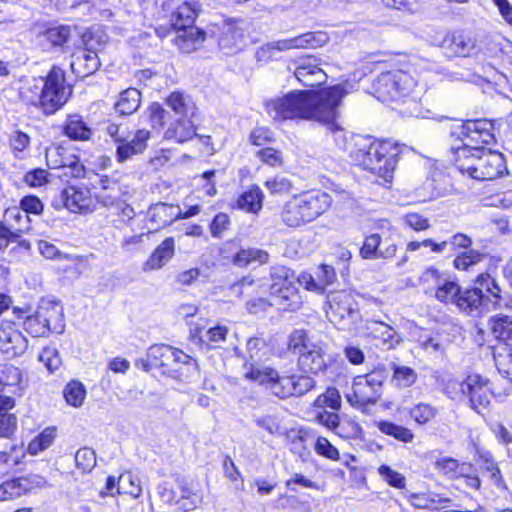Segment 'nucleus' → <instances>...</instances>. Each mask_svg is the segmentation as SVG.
<instances>
[{
	"label": "nucleus",
	"instance_id": "obj_1",
	"mask_svg": "<svg viewBox=\"0 0 512 512\" xmlns=\"http://www.w3.org/2000/svg\"><path fill=\"white\" fill-rule=\"evenodd\" d=\"M347 91L335 85L318 92L292 91L266 101L268 115L275 121L312 120L324 126L336 136L346 139V133L339 124V107Z\"/></svg>",
	"mask_w": 512,
	"mask_h": 512
},
{
	"label": "nucleus",
	"instance_id": "obj_2",
	"mask_svg": "<svg viewBox=\"0 0 512 512\" xmlns=\"http://www.w3.org/2000/svg\"><path fill=\"white\" fill-rule=\"evenodd\" d=\"M352 160L364 169L375 173L384 183H390L401 152L400 146L390 140H373L370 137L351 136L348 147Z\"/></svg>",
	"mask_w": 512,
	"mask_h": 512
},
{
	"label": "nucleus",
	"instance_id": "obj_3",
	"mask_svg": "<svg viewBox=\"0 0 512 512\" xmlns=\"http://www.w3.org/2000/svg\"><path fill=\"white\" fill-rule=\"evenodd\" d=\"M21 100L45 115L60 110L69 100L71 89L65 84L64 71L54 66L45 77L31 78L20 88Z\"/></svg>",
	"mask_w": 512,
	"mask_h": 512
},
{
	"label": "nucleus",
	"instance_id": "obj_4",
	"mask_svg": "<svg viewBox=\"0 0 512 512\" xmlns=\"http://www.w3.org/2000/svg\"><path fill=\"white\" fill-rule=\"evenodd\" d=\"M243 377L263 385L279 398L301 396L315 386L313 378L307 375L279 376L278 372L256 361L246 362L243 366Z\"/></svg>",
	"mask_w": 512,
	"mask_h": 512
},
{
	"label": "nucleus",
	"instance_id": "obj_5",
	"mask_svg": "<svg viewBox=\"0 0 512 512\" xmlns=\"http://www.w3.org/2000/svg\"><path fill=\"white\" fill-rule=\"evenodd\" d=\"M454 165L462 174L475 180H493L502 175L506 168L501 153L471 147L469 144L452 149Z\"/></svg>",
	"mask_w": 512,
	"mask_h": 512
},
{
	"label": "nucleus",
	"instance_id": "obj_6",
	"mask_svg": "<svg viewBox=\"0 0 512 512\" xmlns=\"http://www.w3.org/2000/svg\"><path fill=\"white\" fill-rule=\"evenodd\" d=\"M331 203L332 199L328 193H302L287 200L279 216L282 224L296 229L315 221L331 207Z\"/></svg>",
	"mask_w": 512,
	"mask_h": 512
},
{
	"label": "nucleus",
	"instance_id": "obj_7",
	"mask_svg": "<svg viewBox=\"0 0 512 512\" xmlns=\"http://www.w3.org/2000/svg\"><path fill=\"white\" fill-rule=\"evenodd\" d=\"M476 286L463 291L458 299V308L465 312L492 311L503 307L505 299L496 279L488 273H481L475 279Z\"/></svg>",
	"mask_w": 512,
	"mask_h": 512
},
{
	"label": "nucleus",
	"instance_id": "obj_8",
	"mask_svg": "<svg viewBox=\"0 0 512 512\" xmlns=\"http://www.w3.org/2000/svg\"><path fill=\"white\" fill-rule=\"evenodd\" d=\"M419 89L415 77L403 70L382 73L375 84L377 98L388 103L411 96Z\"/></svg>",
	"mask_w": 512,
	"mask_h": 512
},
{
	"label": "nucleus",
	"instance_id": "obj_9",
	"mask_svg": "<svg viewBox=\"0 0 512 512\" xmlns=\"http://www.w3.org/2000/svg\"><path fill=\"white\" fill-rule=\"evenodd\" d=\"M148 357L152 364L170 368L181 381L189 380L197 372V364L189 355L168 345L150 347Z\"/></svg>",
	"mask_w": 512,
	"mask_h": 512
},
{
	"label": "nucleus",
	"instance_id": "obj_10",
	"mask_svg": "<svg viewBox=\"0 0 512 512\" xmlns=\"http://www.w3.org/2000/svg\"><path fill=\"white\" fill-rule=\"evenodd\" d=\"M327 306V318L339 329L349 330L360 319L358 304L349 291L330 292L327 295Z\"/></svg>",
	"mask_w": 512,
	"mask_h": 512
},
{
	"label": "nucleus",
	"instance_id": "obj_11",
	"mask_svg": "<svg viewBox=\"0 0 512 512\" xmlns=\"http://www.w3.org/2000/svg\"><path fill=\"white\" fill-rule=\"evenodd\" d=\"M270 294L276 305L294 310L300 304L297 294L296 274L285 266H275L271 270Z\"/></svg>",
	"mask_w": 512,
	"mask_h": 512
},
{
	"label": "nucleus",
	"instance_id": "obj_12",
	"mask_svg": "<svg viewBox=\"0 0 512 512\" xmlns=\"http://www.w3.org/2000/svg\"><path fill=\"white\" fill-rule=\"evenodd\" d=\"M384 379L382 371L356 376L351 392L346 395L347 401L351 406L362 410L369 404H375L380 398Z\"/></svg>",
	"mask_w": 512,
	"mask_h": 512
},
{
	"label": "nucleus",
	"instance_id": "obj_13",
	"mask_svg": "<svg viewBox=\"0 0 512 512\" xmlns=\"http://www.w3.org/2000/svg\"><path fill=\"white\" fill-rule=\"evenodd\" d=\"M251 23L244 19H227L220 28L218 46L224 54H235L250 43Z\"/></svg>",
	"mask_w": 512,
	"mask_h": 512
},
{
	"label": "nucleus",
	"instance_id": "obj_14",
	"mask_svg": "<svg viewBox=\"0 0 512 512\" xmlns=\"http://www.w3.org/2000/svg\"><path fill=\"white\" fill-rule=\"evenodd\" d=\"M459 385L461 394L468 398L469 406L473 410L481 412L490 406L492 386L488 378L472 373L467 375Z\"/></svg>",
	"mask_w": 512,
	"mask_h": 512
},
{
	"label": "nucleus",
	"instance_id": "obj_15",
	"mask_svg": "<svg viewBox=\"0 0 512 512\" xmlns=\"http://www.w3.org/2000/svg\"><path fill=\"white\" fill-rule=\"evenodd\" d=\"M105 35L99 34V31L91 34L90 38L85 42L86 48L79 49L72 55L71 69L79 78H85L95 73L100 67V60L97 50L104 42Z\"/></svg>",
	"mask_w": 512,
	"mask_h": 512
},
{
	"label": "nucleus",
	"instance_id": "obj_16",
	"mask_svg": "<svg viewBox=\"0 0 512 512\" xmlns=\"http://www.w3.org/2000/svg\"><path fill=\"white\" fill-rule=\"evenodd\" d=\"M161 501L168 505L172 512H188L196 509L202 501V496L187 486L174 489L169 483H163L158 488Z\"/></svg>",
	"mask_w": 512,
	"mask_h": 512
},
{
	"label": "nucleus",
	"instance_id": "obj_17",
	"mask_svg": "<svg viewBox=\"0 0 512 512\" xmlns=\"http://www.w3.org/2000/svg\"><path fill=\"white\" fill-rule=\"evenodd\" d=\"M28 347V340L18 329L16 324L3 320L0 325V351L7 358H14L24 354Z\"/></svg>",
	"mask_w": 512,
	"mask_h": 512
},
{
	"label": "nucleus",
	"instance_id": "obj_18",
	"mask_svg": "<svg viewBox=\"0 0 512 512\" xmlns=\"http://www.w3.org/2000/svg\"><path fill=\"white\" fill-rule=\"evenodd\" d=\"M64 206L72 213L88 214L96 209V200L87 187L68 186L61 192Z\"/></svg>",
	"mask_w": 512,
	"mask_h": 512
},
{
	"label": "nucleus",
	"instance_id": "obj_19",
	"mask_svg": "<svg viewBox=\"0 0 512 512\" xmlns=\"http://www.w3.org/2000/svg\"><path fill=\"white\" fill-rule=\"evenodd\" d=\"M492 128L493 124L488 120L466 122L461 131L464 137L462 146L469 144L471 147H482L494 143L495 137Z\"/></svg>",
	"mask_w": 512,
	"mask_h": 512
},
{
	"label": "nucleus",
	"instance_id": "obj_20",
	"mask_svg": "<svg viewBox=\"0 0 512 512\" xmlns=\"http://www.w3.org/2000/svg\"><path fill=\"white\" fill-rule=\"evenodd\" d=\"M314 421L329 430L334 431L341 437L361 439L363 435V430L359 424L352 421L340 423L338 414L334 412L326 410L318 411L314 416Z\"/></svg>",
	"mask_w": 512,
	"mask_h": 512
},
{
	"label": "nucleus",
	"instance_id": "obj_21",
	"mask_svg": "<svg viewBox=\"0 0 512 512\" xmlns=\"http://www.w3.org/2000/svg\"><path fill=\"white\" fill-rule=\"evenodd\" d=\"M320 63L314 56L301 58L294 70V75L304 86H317L326 81L327 75L320 68Z\"/></svg>",
	"mask_w": 512,
	"mask_h": 512
},
{
	"label": "nucleus",
	"instance_id": "obj_22",
	"mask_svg": "<svg viewBox=\"0 0 512 512\" xmlns=\"http://www.w3.org/2000/svg\"><path fill=\"white\" fill-rule=\"evenodd\" d=\"M397 246L386 240L382 242L381 236L377 233L367 236L360 249V255L364 259L383 258L388 259L395 256Z\"/></svg>",
	"mask_w": 512,
	"mask_h": 512
},
{
	"label": "nucleus",
	"instance_id": "obj_23",
	"mask_svg": "<svg viewBox=\"0 0 512 512\" xmlns=\"http://www.w3.org/2000/svg\"><path fill=\"white\" fill-rule=\"evenodd\" d=\"M423 88L417 90L415 94L404 97L402 100L394 101L395 106L393 107L402 117L407 118H430L432 112L425 108L421 103V95Z\"/></svg>",
	"mask_w": 512,
	"mask_h": 512
},
{
	"label": "nucleus",
	"instance_id": "obj_24",
	"mask_svg": "<svg viewBox=\"0 0 512 512\" xmlns=\"http://www.w3.org/2000/svg\"><path fill=\"white\" fill-rule=\"evenodd\" d=\"M150 138V132L146 129L138 130L131 141L125 140L119 143L116 149V159L123 163L133 156L141 154L147 147V140Z\"/></svg>",
	"mask_w": 512,
	"mask_h": 512
},
{
	"label": "nucleus",
	"instance_id": "obj_25",
	"mask_svg": "<svg viewBox=\"0 0 512 512\" xmlns=\"http://www.w3.org/2000/svg\"><path fill=\"white\" fill-rule=\"evenodd\" d=\"M201 10L198 2L194 0L183 1L175 7L170 20L174 29L193 27V24Z\"/></svg>",
	"mask_w": 512,
	"mask_h": 512
},
{
	"label": "nucleus",
	"instance_id": "obj_26",
	"mask_svg": "<svg viewBox=\"0 0 512 512\" xmlns=\"http://www.w3.org/2000/svg\"><path fill=\"white\" fill-rule=\"evenodd\" d=\"M174 252V239L172 237H168L156 247L150 257L143 263V271L149 272L161 269L170 261L174 255Z\"/></svg>",
	"mask_w": 512,
	"mask_h": 512
},
{
	"label": "nucleus",
	"instance_id": "obj_27",
	"mask_svg": "<svg viewBox=\"0 0 512 512\" xmlns=\"http://www.w3.org/2000/svg\"><path fill=\"white\" fill-rule=\"evenodd\" d=\"M229 329L224 325H214L207 329L204 326L196 325L193 338H197L199 342L205 344L209 348H219L225 342Z\"/></svg>",
	"mask_w": 512,
	"mask_h": 512
},
{
	"label": "nucleus",
	"instance_id": "obj_28",
	"mask_svg": "<svg viewBox=\"0 0 512 512\" xmlns=\"http://www.w3.org/2000/svg\"><path fill=\"white\" fill-rule=\"evenodd\" d=\"M298 364L305 372L317 374L325 371L327 364L322 347L315 343L312 346H308V350L299 356Z\"/></svg>",
	"mask_w": 512,
	"mask_h": 512
},
{
	"label": "nucleus",
	"instance_id": "obj_29",
	"mask_svg": "<svg viewBox=\"0 0 512 512\" xmlns=\"http://www.w3.org/2000/svg\"><path fill=\"white\" fill-rule=\"evenodd\" d=\"M30 218L20 207L7 208L3 215V223L13 234V238H18L21 234L30 229Z\"/></svg>",
	"mask_w": 512,
	"mask_h": 512
},
{
	"label": "nucleus",
	"instance_id": "obj_30",
	"mask_svg": "<svg viewBox=\"0 0 512 512\" xmlns=\"http://www.w3.org/2000/svg\"><path fill=\"white\" fill-rule=\"evenodd\" d=\"M434 468L449 480L467 476V470H472V464L468 462H459L452 457H441L434 462Z\"/></svg>",
	"mask_w": 512,
	"mask_h": 512
},
{
	"label": "nucleus",
	"instance_id": "obj_31",
	"mask_svg": "<svg viewBox=\"0 0 512 512\" xmlns=\"http://www.w3.org/2000/svg\"><path fill=\"white\" fill-rule=\"evenodd\" d=\"M37 311L38 317L42 318L51 332L61 333L63 331V312L58 303L43 302Z\"/></svg>",
	"mask_w": 512,
	"mask_h": 512
},
{
	"label": "nucleus",
	"instance_id": "obj_32",
	"mask_svg": "<svg viewBox=\"0 0 512 512\" xmlns=\"http://www.w3.org/2000/svg\"><path fill=\"white\" fill-rule=\"evenodd\" d=\"M176 30L178 31L176 45L184 53L195 51L205 41V32L197 27L193 26Z\"/></svg>",
	"mask_w": 512,
	"mask_h": 512
},
{
	"label": "nucleus",
	"instance_id": "obj_33",
	"mask_svg": "<svg viewBox=\"0 0 512 512\" xmlns=\"http://www.w3.org/2000/svg\"><path fill=\"white\" fill-rule=\"evenodd\" d=\"M194 118H179L165 131L164 137L169 140H175L178 143H184L196 135Z\"/></svg>",
	"mask_w": 512,
	"mask_h": 512
},
{
	"label": "nucleus",
	"instance_id": "obj_34",
	"mask_svg": "<svg viewBox=\"0 0 512 512\" xmlns=\"http://www.w3.org/2000/svg\"><path fill=\"white\" fill-rule=\"evenodd\" d=\"M167 105L179 118H194L197 108L191 97L180 92H173L166 100Z\"/></svg>",
	"mask_w": 512,
	"mask_h": 512
},
{
	"label": "nucleus",
	"instance_id": "obj_35",
	"mask_svg": "<svg viewBox=\"0 0 512 512\" xmlns=\"http://www.w3.org/2000/svg\"><path fill=\"white\" fill-rule=\"evenodd\" d=\"M433 295L440 302L453 303L458 306V299L463 295V291L457 282L445 275Z\"/></svg>",
	"mask_w": 512,
	"mask_h": 512
},
{
	"label": "nucleus",
	"instance_id": "obj_36",
	"mask_svg": "<svg viewBox=\"0 0 512 512\" xmlns=\"http://www.w3.org/2000/svg\"><path fill=\"white\" fill-rule=\"evenodd\" d=\"M264 194L260 187L254 185L248 191L243 192L238 200V208L248 213L258 214L262 209Z\"/></svg>",
	"mask_w": 512,
	"mask_h": 512
},
{
	"label": "nucleus",
	"instance_id": "obj_37",
	"mask_svg": "<svg viewBox=\"0 0 512 512\" xmlns=\"http://www.w3.org/2000/svg\"><path fill=\"white\" fill-rule=\"evenodd\" d=\"M64 134L73 140L84 141L91 137L92 131L81 116L70 115L64 126Z\"/></svg>",
	"mask_w": 512,
	"mask_h": 512
},
{
	"label": "nucleus",
	"instance_id": "obj_38",
	"mask_svg": "<svg viewBox=\"0 0 512 512\" xmlns=\"http://www.w3.org/2000/svg\"><path fill=\"white\" fill-rule=\"evenodd\" d=\"M373 325L374 327L370 328L371 333L382 341L385 349H393L402 341L398 332L390 325L377 321H374Z\"/></svg>",
	"mask_w": 512,
	"mask_h": 512
},
{
	"label": "nucleus",
	"instance_id": "obj_39",
	"mask_svg": "<svg viewBox=\"0 0 512 512\" xmlns=\"http://www.w3.org/2000/svg\"><path fill=\"white\" fill-rule=\"evenodd\" d=\"M141 93L136 88H128L123 91L115 104L116 111L121 115H131L139 108Z\"/></svg>",
	"mask_w": 512,
	"mask_h": 512
},
{
	"label": "nucleus",
	"instance_id": "obj_40",
	"mask_svg": "<svg viewBox=\"0 0 512 512\" xmlns=\"http://www.w3.org/2000/svg\"><path fill=\"white\" fill-rule=\"evenodd\" d=\"M268 261V252L258 248L241 249L232 260L233 264L238 267H246L251 263L266 264Z\"/></svg>",
	"mask_w": 512,
	"mask_h": 512
},
{
	"label": "nucleus",
	"instance_id": "obj_41",
	"mask_svg": "<svg viewBox=\"0 0 512 512\" xmlns=\"http://www.w3.org/2000/svg\"><path fill=\"white\" fill-rule=\"evenodd\" d=\"M449 501L448 498L434 493H415L410 496L411 505L418 509L438 510L445 507Z\"/></svg>",
	"mask_w": 512,
	"mask_h": 512
},
{
	"label": "nucleus",
	"instance_id": "obj_42",
	"mask_svg": "<svg viewBox=\"0 0 512 512\" xmlns=\"http://www.w3.org/2000/svg\"><path fill=\"white\" fill-rule=\"evenodd\" d=\"M489 326L497 339L512 343V316L495 315L490 318Z\"/></svg>",
	"mask_w": 512,
	"mask_h": 512
},
{
	"label": "nucleus",
	"instance_id": "obj_43",
	"mask_svg": "<svg viewBox=\"0 0 512 512\" xmlns=\"http://www.w3.org/2000/svg\"><path fill=\"white\" fill-rule=\"evenodd\" d=\"M74 154L64 147L51 145L46 149L45 157L47 164L52 169H59L71 164Z\"/></svg>",
	"mask_w": 512,
	"mask_h": 512
},
{
	"label": "nucleus",
	"instance_id": "obj_44",
	"mask_svg": "<svg viewBox=\"0 0 512 512\" xmlns=\"http://www.w3.org/2000/svg\"><path fill=\"white\" fill-rule=\"evenodd\" d=\"M291 49H304L322 46L328 41V36L324 32H309L302 35L289 38Z\"/></svg>",
	"mask_w": 512,
	"mask_h": 512
},
{
	"label": "nucleus",
	"instance_id": "obj_45",
	"mask_svg": "<svg viewBox=\"0 0 512 512\" xmlns=\"http://www.w3.org/2000/svg\"><path fill=\"white\" fill-rule=\"evenodd\" d=\"M56 438V429L54 427H48L33 438L27 447V453L30 455H38L40 452L48 449Z\"/></svg>",
	"mask_w": 512,
	"mask_h": 512
},
{
	"label": "nucleus",
	"instance_id": "obj_46",
	"mask_svg": "<svg viewBox=\"0 0 512 512\" xmlns=\"http://www.w3.org/2000/svg\"><path fill=\"white\" fill-rule=\"evenodd\" d=\"M376 426L382 433L403 443H411L414 440L413 432L407 427L389 421H379Z\"/></svg>",
	"mask_w": 512,
	"mask_h": 512
},
{
	"label": "nucleus",
	"instance_id": "obj_47",
	"mask_svg": "<svg viewBox=\"0 0 512 512\" xmlns=\"http://www.w3.org/2000/svg\"><path fill=\"white\" fill-rule=\"evenodd\" d=\"M142 493L140 480L131 472L122 473L117 479V494H129L138 498Z\"/></svg>",
	"mask_w": 512,
	"mask_h": 512
},
{
	"label": "nucleus",
	"instance_id": "obj_48",
	"mask_svg": "<svg viewBox=\"0 0 512 512\" xmlns=\"http://www.w3.org/2000/svg\"><path fill=\"white\" fill-rule=\"evenodd\" d=\"M23 373L20 368L9 364L0 363V389L5 387H20Z\"/></svg>",
	"mask_w": 512,
	"mask_h": 512
},
{
	"label": "nucleus",
	"instance_id": "obj_49",
	"mask_svg": "<svg viewBox=\"0 0 512 512\" xmlns=\"http://www.w3.org/2000/svg\"><path fill=\"white\" fill-rule=\"evenodd\" d=\"M28 481L24 478H15L0 485V500L5 501L16 498L28 490Z\"/></svg>",
	"mask_w": 512,
	"mask_h": 512
},
{
	"label": "nucleus",
	"instance_id": "obj_50",
	"mask_svg": "<svg viewBox=\"0 0 512 512\" xmlns=\"http://www.w3.org/2000/svg\"><path fill=\"white\" fill-rule=\"evenodd\" d=\"M392 383L398 388H408L417 380L416 371L408 366L393 364Z\"/></svg>",
	"mask_w": 512,
	"mask_h": 512
},
{
	"label": "nucleus",
	"instance_id": "obj_51",
	"mask_svg": "<svg viewBox=\"0 0 512 512\" xmlns=\"http://www.w3.org/2000/svg\"><path fill=\"white\" fill-rule=\"evenodd\" d=\"M63 395L67 404L78 408L86 398V389L81 382L73 380L65 386Z\"/></svg>",
	"mask_w": 512,
	"mask_h": 512
},
{
	"label": "nucleus",
	"instance_id": "obj_52",
	"mask_svg": "<svg viewBox=\"0 0 512 512\" xmlns=\"http://www.w3.org/2000/svg\"><path fill=\"white\" fill-rule=\"evenodd\" d=\"M99 187L103 193L98 198L104 206H113L119 195V185L116 181H111L107 176H102L99 180Z\"/></svg>",
	"mask_w": 512,
	"mask_h": 512
},
{
	"label": "nucleus",
	"instance_id": "obj_53",
	"mask_svg": "<svg viewBox=\"0 0 512 512\" xmlns=\"http://www.w3.org/2000/svg\"><path fill=\"white\" fill-rule=\"evenodd\" d=\"M437 413V408L429 403H418L409 410L410 417L419 425L427 424Z\"/></svg>",
	"mask_w": 512,
	"mask_h": 512
},
{
	"label": "nucleus",
	"instance_id": "obj_54",
	"mask_svg": "<svg viewBox=\"0 0 512 512\" xmlns=\"http://www.w3.org/2000/svg\"><path fill=\"white\" fill-rule=\"evenodd\" d=\"M494 360L498 371L512 380V347L504 346L495 352Z\"/></svg>",
	"mask_w": 512,
	"mask_h": 512
},
{
	"label": "nucleus",
	"instance_id": "obj_55",
	"mask_svg": "<svg viewBox=\"0 0 512 512\" xmlns=\"http://www.w3.org/2000/svg\"><path fill=\"white\" fill-rule=\"evenodd\" d=\"M444 276L445 274L436 268L429 267L421 274L419 283L424 288L426 294L433 295Z\"/></svg>",
	"mask_w": 512,
	"mask_h": 512
},
{
	"label": "nucleus",
	"instance_id": "obj_56",
	"mask_svg": "<svg viewBox=\"0 0 512 512\" xmlns=\"http://www.w3.org/2000/svg\"><path fill=\"white\" fill-rule=\"evenodd\" d=\"M485 254L477 250H469L458 255L454 261V267L458 270H467L484 260Z\"/></svg>",
	"mask_w": 512,
	"mask_h": 512
},
{
	"label": "nucleus",
	"instance_id": "obj_57",
	"mask_svg": "<svg viewBox=\"0 0 512 512\" xmlns=\"http://www.w3.org/2000/svg\"><path fill=\"white\" fill-rule=\"evenodd\" d=\"M256 156L263 164L272 168H279L284 164L282 152L272 147L260 149L257 151Z\"/></svg>",
	"mask_w": 512,
	"mask_h": 512
},
{
	"label": "nucleus",
	"instance_id": "obj_58",
	"mask_svg": "<svg viewBox=\"0 0 512 512\" xmlns=\"http://www.w3.org/2000/svg\"><path fill=\"white\" fill-rule=\"evenodd\" d=\"M318 408L329 407L339 410L341 407V396L336 388H328L325 393L319 395L314 402Z\"/></svg>",
	"mask_w": 512,
	"mask_h": 512
},
{
	"label": "nucleus",
	"instance_id": "obj_59",
	"mask_svg": "<svg viewBox=\"0 0 512 512\" xmlns=\"http://www.w3.org/2000/svg\"><path fill=\"white\" fill-rule=\"evenodd\" d=\"M264 186L272 195L287 194L292 190L291 181L282 175H276L266 180Z\"/></svg>",
	"mask_w": 512,
	"mask_h": 512
},
{
	"label": "nucleus",
	"instance_id": "obj_60",
	"mask_svg": "<svg viewBox=\"0 0 512 512\" xmlns=\"http://www.w3.org/2000/svg\"><path fill=\"white\" fill-rule=\"evenodd\" d=\"M25 330L33 337H41L47 335L51 330L48 328L42 318L38 317V311L28 316L24 321Z\"/></svg>",
	"mask_w": 512,
	"mask_h": 512
},
{
	"label": "nucleus",
	"instance_id": "obj_61",
	"mask_svg": "<svg viewBox=\"0 0 512 512\" xmlns=\"http://www.w3.org/2000/svg\"><path fill=\"white\" fill-rule=\"evenodd\" d=\"M313 344L309 341L307 334L303 330H296L289 337L288 349L300 356L301 353L308 350V346Z\"/></svg>",
	"mask_w": 512,
	"mask_h": 512
},
{
	"label": "nucleus",
	"instance_id": "obj_62",
	"mask_svg": "<svg viewBox=\"0 0 512 512\" xmlns=\"http://www.w3.org/2000/svg\"><path fill=\"white\" fill-rule=\"evenodd\" d=\"M378 473L381 476V478L386 481L390 486L397 488V489H403L406 486V478L401 473L393 470L388 465H381L378 468Z\"/></svg>",
	"mask_w": 512,
	"mask_h": 512
},
{
	"label": "nucleus",
	"instance_id": "obj_63",
	"mask_svg": "<svg viewBox=\"0 0 512 512\" xmlns=\"http://www.w3.org/2000/svg\"><path fill=\"white\" fill-rule=\"evenodd\" d=\"M75 462L82 472H89L96 464L95 452L88 447L80 448L75 454Z\"/></svg>",
	"mask_w": 512,
	"mask_h": 512
},
{
	"label": "nucleus",
	"instance_id": "obj_64",
	"mask_svg": "<svg viewBox=\"0 0 512 512\" xmlns=\"http://www.w3.org/2000/svg\"><path fill=\"white\" fill-rule=\"evenodd\" d=\"M43 36L52 46H62L70 37V28L67 26L52 27L47 29Z\"/></svg>",
	"mask_w": 512,
	"mask_h": 512
}]
</instances>
